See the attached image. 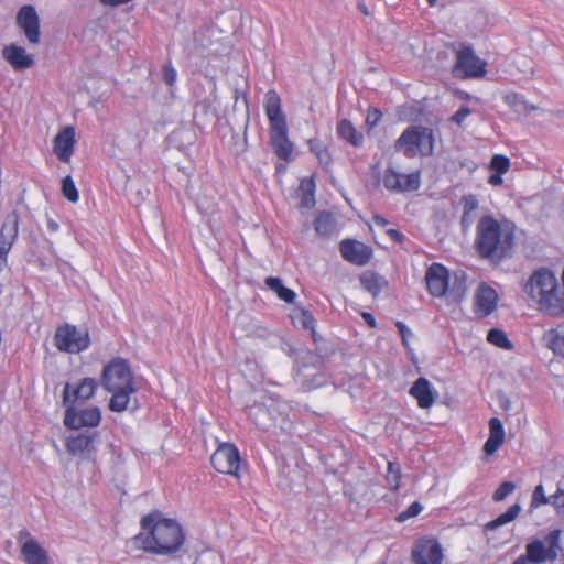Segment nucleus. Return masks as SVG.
I'll list each match as a JSON object with an SVG mask.
<instances>
[{
    "mask_svg": "<svg viewBox=\"0 0 564 564\" xmlns=\"http://www.w3.org/2000/svg\"><path fill=\"white\" fill-rule=\"evenodd\" d=\"M358 7H359V10H360L364 14H366V15H368V14H369L368 8H367V6H366L365 3H359V6H358Z\"/></svg>",
    "mask_w": 564,
    "mask_h": 564,
    "instance_id": "nucleus-55",
    "label": "nucleus"
},
{
    "mask_svg": "<svg viewBox=\"0 0 564 564\" xmlns=\"http://www.w3.org/2000/svg\"><path fill=\"white\" fill-rule=\"evenodd\" d=\"M411 557L415 564H442L444 554L436 538L422 536L414 542Z\"/></svg>",
    "mask_w": 564,
    "mask_h": 564,
    "instance_id": "nucleus-13",
    "label": "nucleus"
},
{
    "mask_svg": "<svg viewBox=\"0 0 564 564\" xmlns=\"http://www.w3.org/2000/svg\"><path fill=\"white\" fill-rule=\"evenodd\" d=\"M523 292L540 313L551 317L564 315V285L550 269L535 270L523 285Z\"/></svg>",
    "mask_w": 564,
    "mask_h": 564,
    "instance_id": "nucleus-3",
    "label": "nucleus"
},
{
    "mask_svg": "<svg viewBox=\"0 0 564 564\" xmlns=\"http://www.w3.org/2000/svg\"><path fill=\"white\" fill-rule=\"evenodd\" d=\"M503 101L516 111L529 112L535 110L533 105L528 104L523 96L518 93H509L503 97Z\"/></svg>",
    "mask_w": 564,
    "mask_h": 564,
    "instance_id": "nucleus-35",
    "label": "nucleus"
},
{
    "mask_svg": "<svg viewBox=\"0 0 564 564\" xmlns=\"http://www.w3.org/2000/svg\"><path fill=\"white\" fill-rule=\"evenodd\" d=\"M516 246V227L494 216H482L476 227L474 247L477 254L492 264L511 258Z\"/></svg>",
    "mask_w": 564,
    "mask_h": 564,
    "instance_id": "nucleus-2",
    "label": "nucleus"
},
{
    "mask_svg": "<svg viewBox=\"0 0 564 564\" xmlns=\"http://www.w3.org/2000/svg\"><path fill=\"white\" fill-rule=\"evenodd\" d=\"M372 220L378 227H386L389 224L388 219L381 215H373Z\"/></svg>",
    "mask_w": 564,
    "mask_h": 564,
    "instance_id": "nucleus-53",
    "label": "nucleus"
},
{
    "mask_svg": "<svg viewBox=\"0 0 564 564\" xmlns=\"http://www.w3.org/2000/svg\"><path fill=\"white\" fill-rule=\"evenodd\" d=\"M471 113V110L462 106L452 117L451 121L457 126H462V123L466 120V118Z\"/></svg>",
    "mask_w": 564,
    "mask_h": 564,
    "instance_id": "nucleus-48",
    "label": "nucleus"
},
{
    "mask_svg": "<svg viewBox=\"0 0 564 564\" xmlns=\"http://www.w3.org/2000/svg\"><path fill=\"white\" fill-rule=\"evenodd\" d=\"M2 56L14 70L26 69L34 63L33 56L28 54L22 46L15 44L4 46Z\"/></svg>",
    "mask_w": 564,
    "mask_h": 564,
    "instance_id": "nucleus-23",
    "label": "nucleus"
},
{
    "mask_svg": "<svg viewBox=\"0 0 564 564\" xmlns=\"http://www.w3.org/2000/svg\"><path fill=\"white\" fill-rule=\"evenodd\" d=\"M63 422L69 430L97 427L101 422V412L98 406L76 410L74 405H67Z\"/></svg>",
    "mask_w": 564,
    "mask_h": 564,
    "instance_id": "nucleus-14",
    "label": "nucleus"
},
{
    "mask_svg": "<svg viewBox=\"0 0 564 564\" xmlns=\"http://www.w3.org/2000/svg\"><path fill=\"white\" fill-rule=\"evenodd\" d=\"M387 235L397 243L402 245L404 242V235L394 228L387 229Z\"/></svg>",
    "mask_w": 564,
    "mask_h": 564,
    "instance_id": "nucleus-50",
    "label": "nucleus"
},
{
    "mask_svg": "<svg viewBox=\"0 0 564 564\" xmlns=\"http://www.w3.org/2000/svg\"><path fill=\"white\" fill-rule=\"evenodd\" d=\"M459 97L464 100H470L471 99V96L470 94L466 93V91H459Z\"/></svg>",
    "mask_w": 564,
    "mask_h": 564,
    "instance_id": "nucleus-54",
    "label": "nucleus"
},
{
    "mask_svg": "<svg viewBox=\"0 0 564 564\" xmlns=\"http://www.w3.org/2000/svg\"><path fill=\"white\" fill-rule=\"evenodd\" d=\"M241 463L242 459L238 447L229 442L219 443L210 456L213 468L224 475L240 477Z\"/></svg>",
    "mask_w": 564,
    "mask_h": 564,
    "instance_id": "nucleus-10",
    "label": "nucleus"
},
{
    "mask_svg": "<svg viewBox=\"0 0 564 564\" xmlns=\"http://www.w3.org/2000/svg\"><path fill=\"white\" fill-rule=\"evenodd\" d=\"M505 442V429L498 417H491L489 421V437L484 445V452L492 455Z\"/></svg>",
    "mask_w": 564,
    "mask_h": 564,
    "instance_id": "nucleus-24",
    "label": "nucleus"
},
{
    "mask_svg": "<svg viewBox=\"0 0 564 564\" xmlns=\"http://www.w3.org/2000/svg\"><path fill=\"white\" fill-rule=\"evenodd\" d=\"M360 284L366 292L376 297L387 288L388 282L382 275L373 271H367L361 274Z\"/></svg>",
    "mask_w": 564,
    "mask_h": 564,
    "instance_id": "nucleus-28",
    "label": "nucleus"
},
{
    "mask_svg": "<svg viewBox=\"0 0 564 564\" xmlns=\"http://www.w3.org/2000/svg\"><path fill=\"white\" fill-rule=\"evenodd\" d=\"M395 326L400 333V336L402 338V343L404 346H408L409 345V337L412 336V333L411 330L408 328V326L401 322V321H398L395 323Z\"/></svg>",
    "mask_w": 564,
    "mask_h": 564,
    "instance_id": "nucleus-49",
    "label": "nucleus"
},
{
    "mask_svg": "<svg viewBox=\"0 0 564 564\" xmlns=\"http://www.w3.org/2000/svg\"><path fill=\"white\" fill-rule=\"evenodd\" d=\"M382 113L377 108H369L366 117V124L369 129L375 128L381 120Z\"/></svg>",
    "mask_w": 564,
    "mask_h": 564,
    "instance_id": "nucleus-45",
    "label": "nucleus"
},
{
    "mask_svg": "<svg viewBox=\"0 0 564 564\" xmlns=\"http://www.w3.org/2000/svg\"><path fill=\"white\" fill-rule=\"evenodd\" d=\"M543 340L546 347L555 355L564 357V325L558 324L557 326L546 330L543 334Z\"/></svg>",
    "mask_w": 564,
    "mask_h": 564,
    "instance_id": "nucleus-27",
    "label": "nucleus"
},
{
    "mask_svg": "<svg viewBox=\"0 0 564 564\" xmlns=\"http://www.w3.org/2000/svg\"><path fill=\"white\" fill-rule=\"evenodd\" d=\"M382 183L384 188L392 193L414 192L421 186V173L415 171L404 174L389 166L383 172Z\"/></svg>",
    "mask_w": 564,
    "mask_h": 564,
    "instance_id": "nucleus-12",
    "label": "nucleus"
},
{
    "mask_svg": "<svg viewBox=\"0 0 564 564\" xmlns=\"http://www.w3.org/2000/svg\"><path fill=\"white\" fill-rule=\"evenodd\" d=\"M284 171H285V166H284V165H282V164H278V165H276V172H278V173H282V172H284Z\"/></svg>",
    "mask_w": 564,
    "mask_h": 564,
    "instance_id": "nucleus-56",
    "label": "nucleus"
},
{
    "mask_svg": "<svg viewBox=\"0 0 564 564\" xmlns=\"http://www.w3.org/2000/svg\"><path fill=\"white\" fill-rule=\"evenodd\" d=\"M264 112L269 120L270 147L278 159L291 162L294 159V144L289 139L286 118L281 109V98L273 89L264 96Z\"/></svg>",
    "mask_w": 564,
    "mask_h": 564,
    "instance_id": "nucleus-5",
    "label": "nucleus"
},
{
    "mask_svg": "<svg viewBox=\"0 0 564 564\" xmlns=\"http://www.w3.org/2000/svg\"><path fill=\"white\" fill-rule=\"evenodd\" d=\"M3 231H4V227H2L1 232H0V257L6 259L11 247H12L13 239H14L15 235H13L11 240H7L4 238ZM14 234H17V228L14 229Z\"/></svg>",
    "mask_w": 564,
    "mask_h": 564,
    "instance_id": "nucleus-46",
    "label": "nucleus"
},
{
    "mask_svg": "<svg viewBox=\"0 0 564 564\" xmlns=\"http://www.w3.org/2000/svg\"><path fill=\"white\" fill-rule=\"evenodd\" d=\"M409 393L416 400L417 406L421 409H430L436 400V391L424 377H420L413 382Z\"/></svg>",
    "mask_w": 564,
    "mask_h": 564,
    "instance_id": "nucleus-22",
    "label": "nucleus"
},
{
    "mask_svg": "<svg viewBox=\"0 0 564 564\" xmlns=\"http://www.w3.org/2000/svg\"><path fill=\"white\" fill-rule=\"evenodd\" d=\"M76 130L73 126L63 127L53 139V152L63 163H69L76 147Z\"/></svg>",
    "mask_w": 564,
    "mask_h": 564,
    "instance_id": "nucleus-18",
    "label": "nucleus"
},
{
    "mask_svg": "<svg viewBox=\"0 0 564 564\" xmlns=\"http://www.w3.org/2000/svg\"><path fill=\"white\" fill-rule=\"evenodd\" d=\"M99 432L84 431L68 436L65 447L69 455L94 462L96 459Z\"/></svg>",
    "mask_w": 564,
    "mask_h": 564,
    "instance_id": "nucleus-11",
    "label": "nucleus"
},
{
    "mask_svg": "<svg viewBox=\"0 0 564 564\" xmlns=\"http://www.w3.org/2000/svg\"><path fill=\"white\" fill-rule=\"evenodd\" d=\"M498 293L497 291L486 283H480L477 288L474 301L473 311L478 317H487L497 307Z\"/></svg>",
    "mask_w": 564,
    "mask_h": 564,
    "instance_id": "nucleus-20",
    "label": "nucleus"
},
{
    "mask_svg": "<svg viewBox=\"0 0 564 564\" xmlns=\"http://www.w3.org/2000/svg\"><path fill=\"white\" fill-rule=\"evenodd\" d=\"M337 135L355 148H359L364 143V134L359 131L350 120L341 119L336 127Z\"/></svg>",
    "mask_w": 564,
    "mask_h": 564,
    "instance_id": "nucleus-25",
    "label": "nucleus"
},
{
    "mask_svg": "<svg viewBox=\"0 0 564 564\" xmlns=\"http://www.w3.org/2000/svg\"><path fill=\"white\" fill-rule=\"evenodd\" d=\"M561 530L550 531L544 540L535 539L525 545V554L520 555L512 564H540L554 561L560 550Z\"/></svg>",
    "mask_w": 564,
    "mask_h": 564,
    "instance_id": "nucleus-8",
    "label": "nucleus"
},
{
    "mask_svg": "<svg viewBox=\"0 0 564 564\" xmlns=\"http://www.w3.org/2000/svg\"><path fill=\"white\" fill-rule=\"evenodd\" d=\"M434 133L423 126L408 127L394 143V149L406 158L429 156L434 150Z\"/></svg>",
    "mask_w": 564,
    "mask_h": 564,
    "instance_id": "nucleus-6",
    "label": "nucleus"
},
{
    "mask_svg": "<svg viewBox=\"0 0 564 564\" xmlns=\"http://www.w3.org/2000/svg\"><path fill=\"white\" fill-rule=\"evenodd\" d=\"M547 503L552 505V496H550V497L545 496L544 488L541 484L535 486V488L532 492V498H531V503H530L531 508H538L542 505H547Z\"/></svg>",
    "mask_w": 564,
    "mask_h": 564,
    "instance_id": "nucleus-40",
    "label": "nucleus"
},
{
    "mask_svg": "<svg viewBox=\"0 0 564 564\" xmlns=\"http://www.w3.org/2000/svg\"><path fill=\"white\" fill-rule=\"evenodd\" d=\"M427 292L434 297L444 296L449 288V270L442 263L433 262L425 271Z\"/></svg>",
    "mask_w": 564,
    "mask_h": 564,
    "instance_id": "nucleus-15",
    "label": "nucleus"
},
{
    "mask_svg": "<svg viewBox=\"0 0 564 564\" xmlns=\"http://www.w3.org/2000/svg\"><path fill=\"white\" fill-rule=\"evenodd\" d=\"M195 564H221V558L216 552L204 551L197 556Z\"/></svg>",
    "mask_w": 564,
    "mask_h": 564,
    "instance_id": "nucleus-43",
    "label": "nucleus"
},
{
    "mask_svg": "<svg viewBox=\"0 0 564 564\" xmlns=\"http://www.w3.org/2000/svg\"><path fill=\"white\" fill-rule=\"evenodd\" d=\"M162 77L167 86L172 87L175 84L177 73L176 69L172 66V64H165L162 67Z\"/></svg>",
    "mask_w": 564,
    "mask_h": 564,
    "instance_id": "nucleus-44",
    "label": "nucleus"
},
{
    "mask_svg": "<svg viewBox=\"0 0 564 564\" xmlns=\"http://www.w3.org/2000/svg\"><path fill=\"white\" fill-rule=\"evenodd\" d=\"M25 536L26 540L21 545V555L26 564H50L47 552L33 539L28 531L20 533V540Z\"/></svg>",
    "mask_w": 564,
    "mask_h": 564,
    "instance_id": "nucleus-21",
    "label": "nucleus"
},
{
    "mask_svg": "<svg viewBox=\"0 0 564 564\" xmlns=\"http://www.w3.org/2000/svg\"><path fill=\"white\" fill-rule=\"evenodd\" d=\"M488 343L503 349H512L513 345L508 339L507 334L498 328H491L487 335Z\"/></svg>",
    "mask_w": 564,
    "mask_h": 564,
    "instance_id": "nucleus-37",
    "label": "nucleus"
},
{
    "mask_svg": "<svg viewBox=\"0 0 564 564\" xmlns=\"http://www.w3.org/2000/svg\"><path fill=\"white\" fill-rule=\"evenodd\" d=\"M291 318L295 325H300L302 328L311 330L313 334L315 333L316 321L308 310L295 306L292 310Z\"/></svg>",
    "mask_w": 564,
    "mask_h": 564,
    "instance_id": "nucleus-30",
    "label": "nucleus"
},
{
    "mask_svg": "<svg viewBox=\"0 0 564 564\" xmlns=\"http://www.w3.org/2000/svg\"><path fill=\"white\" fill-rule=\"evenodd\" d=\"M62 193L63 196L73 204L79 200V193L70 175L62 180Z\"/></svg>",
    "mask_w": 564,
    "mask_h": 564,
    "instance_id": "nucleus-38",
    "label": "nucleus"
},
{
    "mask_svg": "<svg viewBox=\"0 0 564 564\" xmlns=\"http://www.w3.org/2000/svg\"><path fill=\"white\" fill-rule=\"evenodd\" d=\"M426 1L429 2L430 6H434L437 2V0H426Z\"/></svg>",
    "mask_w": 564,
    "mask_h": 564,
    "instance_id": "nucleus-57",
    "label": "nucleus"
},
{
    "mask_svg": "<svg viewBox=\"0 0 564 564\" xmlns=\"http://www.w3.org/2000/svg\"><path fill=\"white\" fill-rule=\"evenodd\" d=\"M516 486L511 481H503L500 486L495 490L492 495V499L496 502L505 500L511 492H513Z\"/></svg>",
    "mask_w": 564,
    "mask_h": 564,
    "instance_id": "nucleus-42",
    "label": "nucleus"
},
{
    "mask_svg": "<svg viewBox=\"0 0 564 564\" xmlns=\"http://www.w3.org/2000/svg\"><path fill=\"white\" fill-rule=\"evenodd\" d=\"M386 481L392 491H398L401 487V467L399 464L389 462L386 475Z\"/></svg>",
    "mask_w": 564,
    "mask_h": 564,
    "instance_id": "nucleus-36",
    "label": "nucleus"
},
{
    "mask_svg": "<svg viewBox=\"0 0 564 564\" xmlns=\"http://www.w3.org/2000/svg\"><path fill=\"white\" fill-rule=\"evenodd\" d=\"M452 74L456 78H484L487 75V62L476 55L469 45H460L456 52Z\"/></svg>",
    "mask_w": 564,
    "mask_h": 564,
    "instance_id": "nucleus-9",
    "label": "nucleus"
},
{
    "mask_svg": "<svg viewBox=\"0 0 564 564\" xmlns=\"http://www.w3.org/2000/svg\"><path fill=\"white\" fill-rule=\"evenodd\" d=\"M139 408L138 402L135 401V405L133 406V410H137Z\"/></svg>",
    "mask_w": 564,
    "mask_h": 564,
    "instance_id": "nucleus-58",
    "label": "nucleus"
},
{
    "mask_svg": "<svg viewBox=\"0 0 564 564\" xmlns=\"http://www.w3.org/2000/svg\"><path fill=\"white\" fill-rule=\"evenodd\" d=\"M101 384L111 393L109 410L118 413L129 409L132 397L139 390L130 365L122 358H113L104 367Z\"/></svg>",
    "mask_w": 564,
    "mask_h": 564,
    "instance_id": "nucleus-4",
    "label": "nucleus"
},
{
    "mask_svg": "<svg viewBox=\"0 0 564 564\" xmlns=\"http://www.w3.org/2000/svg\"><path fill=\"white\" fill-rule=\"evenodd\" d=\"M17 25L23 31L30 44L40 42V19L33 6H23L17 14Z\"/></svg>",
    "mask_w": 564,
    "mask_h": 564,
    "instance_id": "nucleus-19",
    "label": "nucleus"
},
{
    "mask_svg": "<svg viewBox=\"0 0 564 564\" xmlns=\"http://www.w3.org/2000/svg\"><path fill=\"white\" fill-rule=\"evenodd\" d=\"M552 506L557 513L564 512V489L558 487L552 495Z\"/></svg>",
    "mask_w": 564,
    "mask_h": 564,
    "instance_id": "nucleus-47",
    "label": "nucleus"
},
{
    "mask_svg": "<svg viewBox=\"0 0 564 564\" xmlns=\"http://www.w3.org/2000/svg\"><path fill=\"white\" fill-rule=\"evenodd\" d=\"M423 510V506L419 501L412 502L406 510L400 512L395 520L399 523H402L411 518L417 517Z\"/></svg>",
    "mask_w": 564,
    "mask_h": 564,
    "instance_id": "nucleus-41",
    "label": "nucleus"
},
{
    "mask_svg": "<svg viewBox=\"0 0 564 564\" xmlns=\"http://www.w3.org/2000/svg\"><path fill=\"white\" fill-rule=\"evenodd\" d=\"M315 177H304L300 183V191L302 192L301 206L311 207L315 203Z\"/></svg>",
    "mask_w": 564,
    "mask_h": 564,
    "instance_id": "nucleus-32",
    "label": "nucleus"
},
{
    "mask_svg": "<svg viewBox=\"0 0 564 564\" xmlns=\"http://www.w3.org/2000/svg\"><path fill=\"white\" fill-rule=\"evenodd\" d=\"M307 145L310 152L315 155L323 170L329 171L334 163L329 147L317 138L310 139Z\"/></svg>",
    "mask_w": 564,
    "mask_h": 564,
    "instance_id": "nucleus-26",
    "label": "nucleus"
},
{
    "mask_svg": "<svg viewBox=\"0 0 564 564\" xmlns=\"http://www.w3.org/2000/svg\"><path fill=\"white\" fill-rule=\"evenodd\" d=\"M510 159L502 154H495L491 158L489 170L499 173V174H506L510 170Z\"/></svg>",
    "mask_w": 564,
    "mask_h": 564,
    "instance_id": "nucleus-39",
    "label": "nucleus"
},
{
    "mask_svg": "<svg viewBox=\"0 0 564 564\" xmlns=\"http://www.w3.org/2000/svg\"><path fill=\"white\" fill-rule=\"evenodd\" d=\"M98 382L94 378H83L75 384L66 383L63 391L64 405H75L89 400L96 392Z\"/></svg>",
    "mask_w": 564,
    "mask_h": 564,
    "instance_id": "nucleus-16",
    "label": "nucleus"
},
{
    "mask_svg": "<svg viewBox=\"0 0 564 564\" xmlns=\"http://www.w3.org/2000/svg\"><path fill=\"white\" fill-rule=\"evenodd\" d=\"M53 343L59 352L77 355L87 350L91 340L87 327L63 323L56 327Z\"/></svg>",
    "mask_w": 564,
    "mask_h": 564,
    "instance_id": "nucleus-7",
    "label": "nucleus"
},
{
    "mask_svg": "<svg viewBox=\"0 0 564 564\" xmlns=\"http://www.w3.org/2000/svg\"><path fill=\"white\" fill-rule=\"evenodd\" d=\"M335 223L330 214L321 213L315 219V230L319 236L327 237L334 232Z\"/></svg>",
    "mask_w": 564,
    "mask_h": 564,
    "instance_id": "nucleus-34",
    "label": "nucleus"
},
{
    "mask_svg": "<svg viewBox=\"0 0 564 564\" xmlns=\"http://www.w3.org/2000/svg\"><path fill=\"white\" fill-rule=\"evenodd\" d=\"M502 175L503 174H499V173H492L489 177H488V183L492 186H500L502 185L503 183V178H502Z\"/></svg>",
    "mask_w": 564,
    "mask_h": 564,
    "instance_id": "nucleus-51",
    "label": "nucleus"
},
{
    "mask_svg": "<svg viewBox=\"0 0 564 564\" xmlns=\"http://www.w3.org/2000/svg\"><path fill=\"white\" fill-rule=\"evenodd\" d=\"M463 206L462 225L468 226L473 220L474 213L478 209V199L475 195H464L460 199Z\"/></svg>",
    "mask_w": 564,
    "mask_h": 564,
    "instance_id": "nucleus-33",
    "label": "nucleus"
},
{
    "mask_svg": "<svg viewBox=\"0 0 564 564\" xmlns=\"http://www.w3.org/2000/svg\"><path fill=\"white\" fill-rule=\"evenodd\" d=\"M264 283L268 289L274 292L281 301L289 304L294 303L296 293L293 290L284 286L280 278L268 276L264 280Z\"/></svg>",
    "mask_w": 564,
    "mask_h": 564,
    "instance_id": "nucleus-29",
    "label": "nucleus"
},
{
    "mask_svg": "<svg viewBox=\"0 0 564 564\" xmlns=\"http://www.w3.org/2000/svg\"><path fill=\"white\" fill-rule=\"evenodd\" d=\"M521 511V507L518 503H514L508 508V510L501 513L496 519L487 522L484 527L485 531H494L497 528L505 525L509 522L516 520Z\"/></svg>",
    "mask_w": 564,
    "mask_h": 564,
    "instance_id": "nucleus-31",
    "label": "nucleus"
},
{
    "mask_svg": "<svg viewBox=\"0 0 564 564\" xmlns=\"http://www.w3.org/2000/svg\"><path fill=\"white\" fill-rule=\"evenodd\" d=\"M361 317L364 318V321L367 323V325L369 327L375 328L377 326L376 318L371 313L364 312L361 314Z\"/></svg>",
    "mask_w": 564,
    "mask_h": 564,
    "instance_id": "nucleus-52",
    "label": "nucleus"
},
{
    "mask_svg": "<svg viewBox=\"0 0 564 564\" xmlns=\"http://www.w3.org/2000/svg\"><path fill=\"white\" fill-rule=\"evenodd\" d=\"M339 251L344 260L358 267L366 265L373 254L370 246L355 239L341 240Z\"/></svg>",
    "mask_w": 564,
    "mask_h": 564,
    "instance_id": "nucleus-17",
    "label": "nucleus"
},
{
    "mask_svg": "<svg viewBox=\"0 0 564 564\" xmlns=\"http://www.w3.org/2000/svg\"><path fill=\"white\" fill-rule=\"evenodd\" d=\"M186 534L181 523L153 510L140 519V532L134 536L140 549L151 555L175 556L184 546Z\"/></svg>",
    "mask_w": 564,
    "mask_h": 564,
    "instance_id": "nucleus-1",
    "label": "nucleus"
}]
</instances>
